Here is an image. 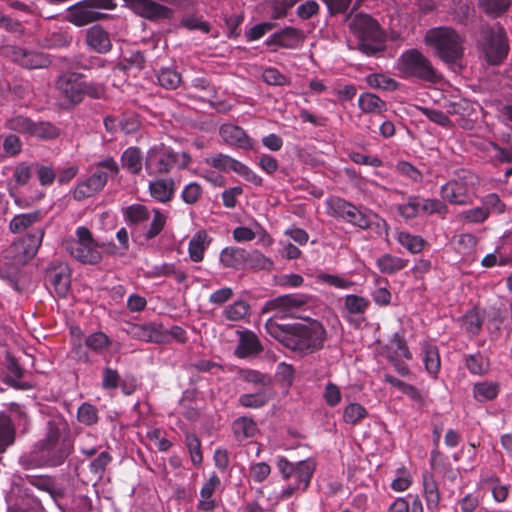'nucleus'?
I'll use <instances>...</instances> for the list:
<instances>
[{
  "label": "nucleus",
  "mask_w": 512,
  "mask_h": 512,
  "mask_svg": "<svg viewBox=\"0 0 512 512\" xmlns=\"http://www.w3.org/2000/svg\"><path fill=\"white\" fill-rule=\"evenodd\" d=\"M41 219L42 213L40 210L15 215L9 223V230L13 234H20L33 227Z\"/></svg>",
  "instance_id": "2f4dec72"
},
{
  "label": "nucleus",
  "mask_w": 512,
  "mask_h": 512,
  "mask_svg": "<svg viewBox=\"0 0 512 512\" xmlns=\"http://www.w3.org/2000/svg\"><path fill=\"white\" fill-rule=\"evenodd\" d=\"M312 296L304 293L285 294L265 302L261 312H274V317L285 318L293 314L295 310L307 305Z\"/></svg>",
  "instance_id": "9b49d317"
},
{
  "label": "nucleus",
  "mask_w": 512,
  "mask_h": 512,
  "mask_svg": "<svg viewBox=\"0 0 512 512\" xmlns=\"http://www.w3.org/2000/svg\"><path fill=\"white\" fill-rule=\"evenodd\" d=\"M484 323V316L480 310L473 308L468 310L462 317V328L469 338L479 335Z\"/></svg>",
  "instance_id": "72a5a7b5"
},
{
  "label": "nucleus",
  "mask_w": 512,
  "mask_h": 512,
  "mask_svg": "<svg viewBox=\"0 0 512 512\" xmlns=\"http://www.w3.org/2000/svg\"><path fill=\"white\" fill-rule=\"evenodd\" d=\"M500 392V386L495 382H478L473 386V396L478 402L494 400Z\"/></svg>",
  "instance_id": "c03bdc74"
},
{
  "label": "nucleus",
  "mask_w": 512,
  "mask_h": 512,
  "mask_svg": "<svg viewBox=\"0 0 512 512\" xmlns=\"http://www.w3.org/2000/svg\"><path fill=\"white\" fill-rule=\"evenodd\" d=\"M271 466L266 462H256L249 466V478L254 483H263L271 474Z\"/></svg>",
  "instance_id": "69168bd1"
},
{
  "label": "nucleus",
  "mask_w": 512,
  "mask_h": 512,
  "mask_svg": "<svg viewBox=\"0 0 512 512\" xmlns=\"http://www.w3.org/2000/svg\"><path fill=\"white\" fill-rule=\"evenodd\" d=\"M232 430L238 440H243L254 437L258 428L252 418L242 416L233 421Z\"/></svg>",
  "instance_id": "a19ab883"
},
{
  "label": "nucleus",
  "mask_w": 512,
  "mask_h": 512,
  "mask_svg": "<svg viewBox=\"0 0 512 512\" xmlns=\"http://www.w3.org/2000/svg\"><path fill=\"white\" fill-rule=\"evenodd\" d=\"M153 216L150 224L143 229L142 235L146 241L156 238L165 228L167 215L158 208L152 210Z\"/></svg>",
  "instance_id": "4c0bfd02"
},
{
  "label": "nucleus",
  "mask_w": 512,
  "mask_h": 512,
  "mask_svg": "<svg viewBox=\"0 0 512 512\" xmlns=\"http://www.w3.org/2000/svg\"><path fill=\"white\" fill-rule=\"evenodd\" d=\"M0 55L10 57L13 62L29 70L47 68L52 63L48 54L17 46H0Z\"/></svg>",
  "instance_id": "9d476101"
},
{
  "label": "nucleus",
  "mask_w": 512,
  "mask_h": 512,
  "mask_svg": "<svg viewBox=\"0 0 512 512\" xmlns=\"http://www.w3.org/2000/svg\"><path fill=\"white\" fill-rule=\"evenodd\" d=\"M192 161L187 152H177L164 143L156 144L148 149L144 158V167L150 176H164L173 170L186 169Z\"/></svg>",
  "instance_id": "20e7f679"
},
{
  "label": "nucleus",
  "mask_w": 512,
  "mask_h": 512,
  "mask_svg": "<svg viewBox=\"0 0 512 512\" xmlns=\"http://www.w3.org/2000/svg\"><path fill=\"white\" fill-rule=\"evenodd\" d=\"M87 46L99 54H107L112 50V42L109 33L101 26L94 25L86 31Z\"/></svg>",
  "instance_id": "4be33fe9"
},
{
  "label": "nucleus",
  "mask_w": 512,
  "mask_h": 512,
  "mask_svg": "<svg viewBox=\"0 0 512 512\" xmlns=\"http://www.w3.org/2000/svg\"><path fill=\"white\" fill-rule=\"evenodd\" d=\"M219 134L223 141L230 146L244 150L254 149L255 141L238 125L230 123L222 124L219 129Z\"/></svg>",
  "instance_id": "f3484780"
},
{
  "label": "nucleus",
  "mask_w": 512,
  "mask_h": 512,
  "mask_svg": "<svg viewBox=\"0 0 512 512\" xmlns=\"http://www.w3.org/2000/svg\"><path fill=\"white\" fill-rule=\"evenodd\" d=\"M396 240L411 254L421 253L427 245V241L422 236L413 235L406 231L398 232Z\"/></svg>",
  "instance_id": "79ce46f5"
},
{
  "label": "nucleus",
  "mask_w": 512,
  "mask_h": 512,
  "mask_svg": "<svg viewBox=\"0 0 512 512\" xmlns=\"http://www.w3.org/2000/svg\"><path fill=\"white\" fill-rule=\"evenodd\" d=\"M121 164L131 174L138 175L143 167V155L138 147H129L121 155Z\"/></svg>",
  "instance_id": "f704fd0d"
},
{
  "label": "nucleus",
  "mask_w": 512,
  "mask_h": 512,
  "mask_svg": "<svg viewBox=\"0 0 512 512\" xmlns=\"http://www.w3.org/2000/svg\"><path fill=\"white\" fill-rule=\"evenodd\" d=\"M344 306L349 314L363 315L370 306V302L365 297L349 294L344 298Z\"/></svg>",
  "instance_id": "6e6d98bb"
},
{
  "label": "nucleus",
  "mask_w": 512,
  "mask_h": 512,
  "mask_svg": "<svg viewBox=\"0 0 512 512\" xmlns=\"http://www.w3.org/2000/svg\"><path fill=\"white\" fill-rule=\"evenodd\" d=\"M124 6L134 14L151 22L169 20L173 16V10L154 0H123Z\"/></svg>",
  "instance_id": "f8f14e48"
},
{
  "label": "nucleus",
  "mask_w": 512,
  "mask_h": 512,
  "mask_svg": "<svg viewBox=\"0 0 512 512\" xmlns=\"http://www.w3.org/2000/svg\"><path fill=\"white\" fill-rule=\"evenodd\" d=\"M185 445L189 451L192 463L199 466L203 461L201 451V441L195 433L188 432L185 434Z\"/></svg>",
  "instance_id": "052dcab7"
},
{
  "label": "nucleus",
  "mask_w": 512,
  "mask_h": 512,
  "mask_svg": "<svg viewBox=\"0 0 512 512\" xmlns=\"http://www.w3.org/2000/svg\"><path fill=\"white\" fill-rule=\"evenodd\" d=\"M425 44L435 50V55L447 65H456L464 56V38L451 27L429 29Z\"/></svg>",
  "instance_id": "39448f33"
},
{
  "label": "nucleus",
  "mask_w": 512,
  "mask_h": 512,
  "mask_svg": "<svg viewBox=\"0 0 512 512\" xmlns=\"http://www.w3.org/2000/svg\"><path fill=\"white\" fill-rule=\"evenodd\" d=\"M423 361L429 375L436 378L441 369V359L437 346L426 343L423 346Z\"/></svg>",
  "instance_id": "ea45409f"
},
{
  "label": "nucleus",
  "mask_w": 512,
  "mask_h": 512,
  "mask_svg": "<svg viewBox=\"0 0 512 512\" xmlns=\"http://www.w3.org/2000/svg\"><path fill=\"white\" fill-rule=\"evenodd\" d=\"M250 311V305L245 300H237L225 307L223 315L229 321H240L244 319Z\"/></svg>",
  "instance_id": "5fc2aeb1"
},
{
  "label": "nucleus",
  "mask_w": 512,
  "mask_h": 512,
  "mask_svg": "<svg viewBox=\"0 0 512 512\" xmlns=\"http://www.w3.org/2000/svg\"><path fill=\"white\" fill-rule=\"evenodd\" d=\"M408 260L392 254H384L376 260V266L383 274H394L408 265Z\"/></svg>",
  "instance_id": "e433bc0d"
},
{
  "label": "nucleus",
  "mask_w": 512,
  "mask_h": 512,
  "mask_svg": "<svg viewBox=\"0 0 512 512\" xmlns=\"http://www.w3.org/2000/svg\"><path fill=\"white\" fill-rule=\"evenodd\" d=\"M212 242L206 230H198L190 239L188 254L192 262L199 263L204 259L205 251Z\"/></svg>",
  "instance_id": "cd10ccee"
},
{
  "label": "nucleus",
  "mask_w": 512,
  "mask_h": 512,
  "mask_svg": "<svg viewBox=\"0 0 512 512\" xmlns=\"http://www.w3.org/2000/svg\"><path fill=\"white\" fill-rule=\"evenodd\" d=\"M158 83L165 89H176L181 83V75L173 68H161L157 74Z\"/></svg>",
  "instance_id": "13d9d810"
},
{
  "label": "nucleus",
  "mask_w": 512,
  "mask_h": 512,
  "mask_svg": "<svg viewBox=\"0 0 512 512\" xmlns=\"http://www.w3.org/2000/svg\"><path fill=\"white\" fill-rule=\"evenodd\" d=\"M246 250L236 246L225 247L220 252L219 261L224 268L245 269Z\"/></svg>",
  "instance_id": "c756f323"
},
{
  "label": "nucleus",
  "mask_w": 512,
  "mask_h": 512,
  "mask_svg": "<svg viewBox=\"0 0 512 512\" xmlns=\"http://www.w3.org/2000/svg\"><path fill=\"white\" fill-rule=\"evenodd\" d=\"M316 466V461L312 458L293 463L284 456L277 457L276 467L282 479L285 481L294 479L281 491L279 498L287 500L294 495L304 493L310 486Z\"/></svg>",
  "instance_id": "7ed1b4c3"
},
{
  "label": "nucleus",
  "mask_w": 512,
  "mask_h": 512,
  "mask_svg": "<svg viewBox=\"0 0 512 512\" xmlns=\"http://www.w3.org/2000/svg\"><path fill=\"white\" fill-rule=\"evenodd\" d=\"M148 189L154 200L160 203H168L174 197L176 183L173 178H158L150 181Z\"/></svg>",
  "instance_id": "a878e982"
},
{
  "label": "nucleus",
  "mask_w": 512,
  "mask_h": 512,
  "mask_svg": "<svg viewBox=\"0 0 512 512\" xmlns=\"http://www.w3.org/2000/svg\"><path fill=\"white\" fill-rule=\"evenodd\" d=\"M113 457L107 451L100 452L89 464V471L99 480L102 479L107 466L112 462Z\"/></svg>",
  "instance_id": "680f3d73"
},
{
  "label": "nucleus",
  "mask_w": 512,
  "mask_h": 512,
  "mask_svg": "<svg viewBox=\"0 0 512 512\" xmlns=\"http://www.w3.org/2000/svg\"><path fill=\"white\" fill-rule=\"evenodd\" d=\"M16 430L12 419L6 414H0V454L15 442Z\"/></svg>",
  "instance_id": "c9c22d12"
},
{
  "label": "nucleus",
  "mask_w": 512,
  "mask_h": 512,
  "mask_svg": "<svg viewBox=\"0 0 512 512\" xmlns=\"http://www.w3.org/2000/svg\"><path fill=\"white\" fill-rule=\"evenodd\" d=\"M303 40L302 31L292 27L287 26L283 28L281 31L275 32L270 35L265 44L267 46H277L285 49H296Z\"/></svg>",
  "instance_id": "6ab92c4d"
},
{
  "label": "nucleus",
  "mask_w": 512,
  "mask_h": 512,
  "mask_svg": "<svg viewBox=\"0 0 512 512\" xmlns=\"http://www.w3.org/2000/svg\"><path fill=\"white\" fill-rule=\"evenodd\" d=\"M440 196L444 201L454 205L464 206L471 203L468 184L463 180H451L441 186Z\"/></svg>",
  "instance_id": "a211bd4d"
},
{
  "label": "nucleus",
  "mask_w": 512,
  "mask_h": 512,
  "mask_svg": "<svg viewBox=\"0 0 512 512\" xmlns=\"http://www.w3.org/2000/svg\"><path fill=\"white\" fill-rule=\"evenodd\" d=\"M146 57L142 51H131L129 55L123 56L116 65V69L127 72L131 69L141 71L145 68Z\"/></svg>",
  "instance_id": "37998d69"
},
{
  "label": "nucleus",
  "mask_w": 512,
  "mask_h": 512,
  "mask_svg": "<svg viewBox=\"0 0 512 512\" xmlns=\"http://www.w3.org/2000/svg\"><path fill=\"white\" fill-rule=\"evenodd\" d=\"M265 330L284 347L300 355H309L321 350L326 340V329L317 320L279 324L274 318L265 323Z\"/></svg>",
  "instance_id": "f03ea898"
},
{
  "label": "nucleus",
  "mask_w": 512,
  "mask_h": 512,
  "mask_svg": "<svg viewBox=\"0 0 512 512\" xmlns=\"http://www.w3.org/2000/svg\"><path fill=\"white\" fill-rule=\"evenodd\" d=\"M326 213L328 216L336 219L344 221L354 227H357L361 230H368L372 227L374 221L376 219L377 226L387 227V223L385 220L378 217L376 214L368 213L367 211L361 210L352 202L339 197V196H330L325 200Z\"/></svg>",
  "instance_id": "423d86ee"
},
{
  "label": "nucleus",
  "mask_w": 512,
  "mask_h": 512,
  "mask_svg": "<svg viewBox=\"0 0 512 512\" xmlns=\"http://www.w3.org/2000/svg\"><path fill=\"white\" fill-rule=\"evenodd\" d=\"M221 486L220 477L213 473L200 489V498L196 508L200 511L211 512L216 506V500L213 497L215 491Z\"/></svg>",
  "instance_id": "5701e85b"
},
{
  "label": "nucleus",
  "mask_w": 512,
  "mask_h": 512,
  "mask_svg": "<svg viewBox=\"0 0 512 512\" xmlns=\"http://www.w3.org/2000/svg\"><path fill=\"white\" fill-rule=\"evenodd\" d=\"M350 30L358 36L359 40L363 38H377L379 33L383 32L378 23L367 14H356L349 22Z\"/></svg>",
  "instance_id": "aec40b11"
},
{
  "label": "nucleus",
  "mask_w": 512,
  "mask_h": 512,
  "mask_svg": "<svg viewBox=\"0 0 512 512\" xmlns=\"http://www.w3.org/2000/svg\"><path fill=\"white\" fill-rule=\"evenodd\" d=\"M465 366L474 375H483L489 370V362L480 352L465 355Z\"/></svg>",
  "instance_id": "3c124183"
},
{
  "label": "nucleus",
  "mask_w": 512,
  "mask_h": 512,
  "mask_svg": "<svg viewBox=\"0 0 512 512\" xmlns=\"http://www.w3.org/2000/svg\"><path fill=\"white\" fill-rule=\"evenodd\" d=\"M269 402V396L263 388L256 393L242 394L238 398V403L245 408L258 409L264 407Z\"/></svg>",
  "instance_id": "8fccbe9b"
},
{
  "label": "nucleus",
  "mask_w": 512,
  "mask_h": 512,
  "mask_svg": "<svg viewBox=\"0 0 512 512\" xmlns=\"http://www.w3.org/2000/svg\"><path fill=\"white\" fill-rule=\"evenodd\" d=\"M6 368L8 373L3 379L5 384L16 390L25 391L32 389V385L22 379L24 376V370L15 358L8 357Z\"/></svg>",
  "instance_id": "c85d7f7f"
},
{
  "label": "nucleus",
  "mask_w": 512,
  "mask_h": 512,
  "mask_svg": "<svg viewBox=\"0 0 512 512\" xmlns=\"http://www.w3.org/2000/svg\"><path fill=\"white\" fill-rule=\"evenodd\" d=\"M358 106L365 114H382L387 111L384 100L373 93H362L358 98Z\"/></svg>",
  "instance_id": "473e14b6"
},
{
  "label": "nucleus",
  "mask_w": 512,
  "mask_h": 512,
  "mask_svg": "<svg viewBox=\"0 0 512 512\" xmlns=\"http://www.w3.org/2000/svg\"><path fill=\"white\" fill-rule=\"evenodd\" d=\"M480 484L482 487L491 491L493 499L502 503L507 500L511 485L503 483L501 479L494 473H482L480 476Z\"/></svg>",
  "instance_id": "bb28decb"
},
{
  "label": "nucleus",
  "mask_w": 512,
  "mask_h": 512,
  "mask_svg": "<svg viewBox=\"0 0 512 512\" xmlns=\"http://www.w3.org/2000/svg\"><path fill=\"white\" fill-rule=\"evenodd\" d=\"M366 82L372 88L382 89L385 91H395L399 85L396 80L381 73L369 74L366 77Z\"/></svg>",
  "instance_id": "4d7b16f0"
},
{
  "label": "nucleus",
  "mask_w": 512,
  "mask_h": 512,
  "mask_svg": "<svg viewBox=\"0 0 512 512\" xmlns=\"http://www.w3.org/2000/svg\"><path fill=\"white\" fill-rule=\"evenodd\" d=\"M123 218L129 227H138L150 219V211L143 204H131L122 211Z\"/></svg>",
  "instance_id": "7c9ffc66"
},
{
  "label": "nucleus",
  "mask_w": 512,
  "mask_h": 512,
  "mask_svg": "<svg viewBox=\"0 0 512 512\" xmlns=\"http://www.w3.org/2000/svg\"><path fill=\"white\" fill-rule=\"evenodd\" d=\"M235 159L229 155L219 153L205 159V163L221 172L231 171Z\"/></svg>",
  "instance_id": "338daca9"
},
{
  "label": "nucleus",
  "mask_w": 512,
  "mask_h": 512,
  "mask_svg": "<svg viewBox=\"0 0 512 512\" xmlns=\"http://www.w3.org/2000/svg\"><path fill=\"white\" fill-rule=\"evenodd\" d=\"M273 265V261L266 257L259 250H253L251 252L246 251L245 268L255 270H271Z\"/></svg>",
  "instance_id": "de8ad7c7"
},
{
  "label": "nucleus",
  "mask_w": 512,
  "mask_h": 512,
  "mask_svg": "<svg viewBox=\"0 0 512 512\" xmlns=\"http://www.w3.org/2000/svg\"><path fill=\"white\" fill-rule=\"evenodd\" d=\"M72 452L69 425L62 416H58L48 420L45 436L20 456L19 464L25 470L58 467Z\"/></svg>",
  "instance_id": "f257e3e1"
},
{
  "label": "nucleus",
  "mask_w": 512,
  "mask_h": 512,
  "mask_svg": "<svg viewBox=\"0 0 512 512\" xmlns=\"http://www.w3.org/2000/svg\"><path fill=\"white\" fill-rule=\"evenodd\" d=\"M385 35L379 33L377 38H363L359 40L360 50L367 56H376L385 50Z\"/></svg>",
  "instance_id": "603ef678"
},
{
  "label": "nucleus",
  "mask_w": 512,
  "mask_h": 512,
  "mask_svg": "<svg viewBox=\"0 0 512 512\" xmlns=\"http://www.w3.org/2000/svg\"><path fill=\"white\" fill-rule=\"evenodd\" d=\"M109 17V14L96 11L87 0H82L68 8L66 19L76 27H83Z\"/></svg>",
  "instance_id": "ddd939ff"
},
{
  "label": "nucleus",
  "mask_w": 512,
  "mask_h": 512,
  "mask_svg": "<svg viewBox=\"0 0 512 512\" xmlns=\"http://www.w3.org/2000/svg\"><path fill=\"white\" fill-rule=\"evenodd\" d=\"M263 351V346L258 336L250 330H243L239 332V340L235 349V356L244 359L251 356H256Z\"/></svg>",
  "instance_id": "412c9836"
},
{
  "label": "nucleus",
  "mask_w": 512,
  "mask_h": 512,
  "mask_svg": "<svg viewBox=\"0 0 512 512\" xmlns=\"http://www.w3.org/2000/svg\"><path fill=\"white\" fill-rule=\"evenodd\" d=\"M398 70L405 78L436 84L440 76L428 57L416 48L404 51L397 62Z\"/></svg>",
  "instance_id": "0eeeda50"
},
{
  "label": "nucleus",
  "mask_w": 512,
  "mask_h": 512,
  "mask_svg": "<svg viewBox=\"0 0 512 512\" xmlns=\"http://www.w3.org/2000/svg\"><path fill=\"white\" fill-rule=\"evenodd\" d=\"M44 236L45 229L43 227H35L15 243L12 246V250L22 254L18 257L17 262L25 263L32 259L41 247Z\"/></svg>",
  "instance_id": "4468645a"
},
{
  "label": "nucleus",
  "mask_w": 512,
  "mask_h": 512,
  "mask_svg": "<svg viewBox=\"0 0 512 512\" xmlns=\"http://www.w3.org/2000/svg\"><path fill=\"white\" fill-rule=\"evenodd\" d=\"M150 274L152 277H174L177 283H184L188 278L186 271L180 269L175 263L155 265Z\"/></svg>",
  "instance_id": "58836bf2"
},
{
  "label": "nucleus",
  "mask_w": 512,
  "mask_h": 512,
  "mask_svg": "<svg viewBox=\"0 0 512 512\" xmlns=\"http://www.w3.org/2000/svg\"><path fill=\"white\" fill-rule=\"evenodd\" d=\"M479 46L491 65L501 64L510 50L507 33L501 25L484 28Z\"/></svg>",
  "instance_id": "6e6552de"
},
{
  "label": "nucleus",
  "mask_w": 512,
  "mask_h": 512,
  "mask_svg": "<svg viewBox=\"0 0 512 512\" xmlns=\"http://www.w3.org/2000/svg\"><path fill=\"white\" fill-rule=\"evenodd\" d=\"M407 200V203L399 204L397 206V211L405 220H411L416 218L421 211V198L419 196L411 195Z\"/></svg>",
  "instance_id": "bf43d9fd"
},
{
  "label": "nucleus",
  "mask_w": 512,
  "mask_h": 512,
  "mask_svg": "<svg viewBox=\"0 0 512 512\" xmlns=\"http://www.w3.org/2000/svg\"><path fill=\"white\" fill-rule=\"evenodd\" d=\"M82 77L80 73L71 72L60 75L56 81V88L69 104L82 102Z\"/></svg>",
  "instance_id": "2eb2a0df"
},
{
  "label": "nucleus",
  "mask_w": 512,
  "mask_h": 512,
  "mask_svg": "<svg viewBox=\"0 0 512 512\" xmlns=\"http://www.w3.org/2000/svg\"><path fill=\"white\" fill-rule=\"evenodd\" d=\"M77 419L86 426L95 425L98 420V410L90 403H82L77 410Z\"/></svg>",
  "instance_id": "e2e57ef3"
},
{
  "label": "nucleus",
  "mask_w": 512,
  "mask_h": 512,
  "mask_svg": "<svg viewBox=\"0 0 512 512\" xmlns=\"http://www.w3.org/2000/svg\"><path fill=\"white\" fill-rule=\"evenodd\" d=\"M511 3V0H480L479 5L486 15L497 18L508 11Z\"/></svg>",
  "instance_id": "09e8293b"
},
{
  "label": "nucleus",
  "mask_w": 512,
  "mask_h": 512,
  "mask_svg": "<svg viewBox=\"0 0 512 512\" xmlns=\"http://www.w3.org/2000/svg\"><path fill=\"white\" fill-rule=\"evenodd\" d=\"M33 120L22 114H12L6 118L4 122V128L13 132L30 135Z\"/></svg>",
  "instance_id": "a18cd8bd"
},
{
  "label": "nucleus",
  "mask_w": 512,
  "mask_h": 512,
  "mask_svg": "<svg viewBox=\"0 0 512 512\" xmlns=\"http://www.w3.org/2000/svg\"><path fill=\"white\" fill-rule=\"evenodd\" d=\"M367 416V409L359 403H349L343 410V421L346 424L357 425Z\"/></svg>",
  "instance_id": "864d4df0"
},
{
  "label": "nucleus",
  "mask_w": 512,
  "mask_h": 512,
  "mask_svg": "<svg viewBox=\"0 0 512 512\" xmlns=\"http://www.w3.org/2000/svg\"><path fill=\"white\" fill-rule=\"evenodd\" d=\"M459 217L464 222L480 224L485 222L489 215L487 209L482 205L481 207H475L461 212Z\"/></svg>",
  "instance_id": "774afa93"
},
{
  "label": "nucleus",
  "mask_w": 512,
  "mask_h": 512,
  "mask_svg": "<svg viewBox=\"0 0 512 512\" xmlns=\"http://www.w3.org/2000/svg\"><path fill=\"white\" fill-rule=\"evenodd\" d=\"M76 237L77 239L65 242V248L70 255L83 264L94 265L99 263L102 254L91 231L85 226H80L76 229Z\"/></svg>",
  "instance_id": "1a4fd4ad"
},
{
  "label": "nucleus",
  "mask_w": 512,
  "mask_h": 512,
  "mask_svg": "<svg viewBox=\"0 0 512 512\" xmlns=\"http://www.w3.org/2000/svg\"><path fill=\"white\" fill-rule=\"evenodd\" d=\"M46 280L54 288L58 296L65 297L71 284V272L69 267L61 265L50 269L46 274Z\"/></svg>",
  "instance_id": "b1692460"
},
{
  "label": "nucleus",
  "mask_w": 512,
  "mask_h": 512,
  "mask_svg": "<svg viewBox=\"0 0 512 512\" xmlns=\"http://www.w3.org/2000/svg\"><path fill=\"white\" fill-rule=\"evenodd\" d=\"M129 333L133 338L141 341L157 344L168 343V333L161 323L134 324Z\"/></svg>",
  "instance_id": "dca6fc26"
},
{
  "label": "nucleus",
  "mask_w": 512,
  "mask_h": 512,
  "mask_svg": "<svg viewBox=\"0 0 512 512\" xmlns=\"http://www.w3.org/2000/svg\"><path fill=\"white\" fill-rule=\"evenodd\" d=\"M60 129L48 121H39L32 123L30 137H36L41 140H53L59 137Z\"/></svg>",
  "instance_id": "49530a36"
},
{
  "label": "nucleus",
  "mask_w": 512,
  "mask_h": 512,
  "mask_svg": "<svg viewBox=\"0 0 512 512\" xmlns=\"http://www.w3.org/2000/svg\"><path fill=\"white\" fill-rule=\"evenodd\" d=\"M119 171L118 164L113 158H107L97 164L95 171L87 178L98 192L102 191L108 181L109 173L116 175Z\"/></svg>",
  "instance_id": "393cba45"
},
{
  "label": "nucleus",
  "mask_w": 512,
  "mask_h": 512,
  "mask_svg": "<svg viewBox=\"0 0 512 512\" xmlns=\"http://www.w3.org/2000/svg\"><path fill=\"white\" fill-rule=\"evenodd\" d=\"M111 343L110 338L104 332H94L85 339V345L96 353H101Z\"/></svg>",
  "instance_id": "0e129e2a"
}]
</instances>
